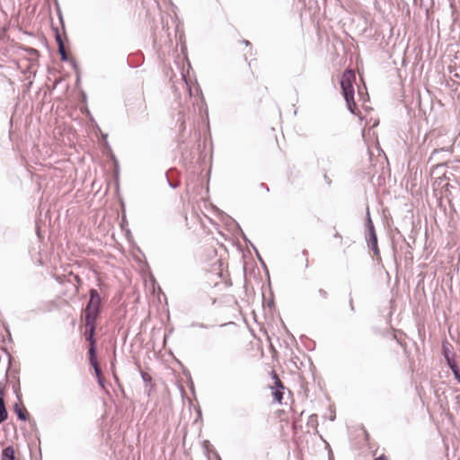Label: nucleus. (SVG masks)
Returning <instances> with one entry per match:
<instances>
[{"label":"nucleus","mask_w":460,"mask_h":460,"mask_svg":"<svg viewBox=\"0 0 460 460\" xmlns=\"http://www.w3.org/2000/svg\"><path fill=\"white\" fill-rule=\"evenodd\" d=\"M89 361L94 369L95 376H96L97 383H98L99 386L102 389H105L107 382L102 375V369H101L100 365L96 359V357L93 358V359L92 358H89Z\"/></svg>","instance_id":"423d86ee"},{"label":"nucleus","mask_w":460,"mask_h":460,"mask_svg":"<svg viewBox=\"0 0 460 460\" xmlns=\"http://www.w3.org/2000/svg\"><path fill=\"white\" fill-rule=\"evenodd\" d=\"M447 150L445 149V148H441L440 150L438 149H434L433 152L431 153L430 155V157L429 159H432L434 157V155H436L437 154H438L439 152H447Z\"/></svg>","instance_id":"a878e982"},{"label":"nucleus","mask_w":460,"mask_h":460,"mask_svg":"<svg viewBox=\"0 0 460 460\" xmlns=\"http://www.w3.org/2000/svg\"><path fill=\"white\" fill-rule=\"evenodd\" d=\"M107 137H108V135H107V134H104V135H103V139H104V141H105V144H104V145H105V146H106L107 148H109V149L111 150V146H110V145H109V143H108V141H107Z\"/></svg>","instance_id":"473e14b6"},{"label":"nucleus","mask_w":460,"mask_h":460,"mask_svg":"<svg viewBox=\"0 0 460 460\" xmlns=\"http://www.w3.org/2000/svg\"><path fill=\"white\" fill-rule=\"evenodd\" d=\"M327 448H328V460H334V456H333L332 450L329 444H327Z\"/></svg>","instance_id":"393cba45"},{"label":"nucleus","mask_w":460,"mask_h":460,"mask_svg":"<svg viewBox=\"0 0 460 460\" xmlns=\"http://www.w3.org/2000/svg\"><path fill=\"white\" fill-rule=\"evenodd\" d=\"M272 378L274 380V386L271 387L272 396L276 402L282 403L285 386L274 371H272Z\"/></svg>","instance_id":"39448f33"},{"label":"nucleus","mask_w":460,"mask_h":460,"mask_svg":"<svg viewBox=\"0 0 460 460\" xmlns=\"http://www.w3.org/2000/svg\"><path fill=\"white\" fill-rule=\"evenodd\" d=\"M13 394H15L16 398H17V402H22V393H21V388H20V382L17 381L16 384H14L13 385Z\"/></svg>","instance_id":"2eb2a0df"},{"label":"nucleus","mask_w":460,"mask_h":460,"mask_svg":"<svg viewBox=\"0 0 460 460\" xmlns=\"http://www.w3.org/2000/svg\"><path fill=\"white\" fill-rule=\"evenodd\" d=\"M8 418V411L5 408V402H0V424Z\"/></svg>","instance_id":"f8f14e48"},{"label":"nucleus","mask_w":460,"mask_h":460,"mask_svg":"<svg viewBox=\"0 0 460 460\" xmlns=\"http://www.w3.org/2000/svg\"><path fill=\"white\" fill-rule=\"evenodd\" d=\"M13 411L17 416V419L22 421L29 420L30 414L26 408L22 405V401L17 402L13 404Z\"/></svg>","instance_id":"6e6552de"},{"label":"nucleus","mask_w":460,"mask_h":460,"mask_svg":"<svg viewBox=\"0 0 460 460\" xmlns=\"http://www.w3.org/2000/svg\"><path fill=\"white\" fill-rule=\"evenodd\" d=\"M333 236L334 238L342 239L341 235L338 232H336Z\"/></svg>","instance_id":"ea45409f"},{"label":"nucleus","mask_w":460,"mask_h":460,"mask_svg":"<svg viewBox=\"0 0 460 460\" xmlns=\"http://www.w3.org/2000/svg\"><path fill=\"white\" fill-rule=\"evenodd\" d=\"M1 460H15V452L12 446H8L2 450Z\"/></svg>","instance_id":"9d476101"},{"label":"nucleus","mask_w":460,"mask_h":460,"mask_svg":"<svg viewBox=\"0 0 460 460\" xmlns=\"http://www.w3.org/2000/svg\"><path fill=\"white\" fill-rule=\"evenodd\" d=\"M75 279H76V281H77L78 283H80V282H81V279H80L78 276H75Z\"/></svg>","instance_id":"79ce46f5"},{"label":"nucleus","mask_w":460,"mask_h":460,"mask_svg":"<svg viewBox=\"0 0 460 460\" xmlns=\"http://www.w3.org/2000/svg\"><path fill=\"white\" fill-rule=\"evenodd\" d=\"M57 13H58V16L59 22L61 23V26H62L63 30H65V22H64L62 12H61V9H60L59 4L58 3H57Z\"/></svg>","instance_id":"6ab92c4d"},{"label":"nucleus","mask_w":460,"mask_h":460,"mask_svg":"<svg viewBox=\"0 0 460 460\" xmlns=\"http://www.w3.org/2000/svg\"><path fill=\"white\" fill-rule=\"evenodd\" d=\"M103 307L102 298L96 288L89 290V300L84 309V317L98 320Z\"/></svg>","instance_id":"f03ea898"},{"label":"nucleus","mask_w":460,"mask_h":460,"mask_svg":"<svg viewBox=\"0 0 460 460\" xmlns=\"http://www.w3.org/2000/svg\"><path fill=\"white\" fill-rule=\"evenodd\" d=\"M190 327H199V328H201V329H209L210 325L206 324V323H202L193 322V323H190Z\"/></svg>","instance_id":"412c9836"},{"label":"nucleus","mask_w":460,"mask_h":460,"mask_svg":"<svg viewBox=\"0 0 460 460\" xmlns=\"http://www.w3.org/2000/svg\"><path fill=\"white\" fill-rule=\"evenodd\" d=\"M238 228H239L240 232H241V235H242V237H243V241H244L245 243H249L251 245H252V244H253V243H252V242H251V241L246 237L245 234H244V233L243 232V230L241 229L240 226H238Z\"/></svg>","instance_id":"5701e85b"},{"label":"nucleus","mask_w":460,"mask_h":460,"mask_svg":"<svg viewBox=\"0 0 460 460\" xmlns=\"http://www.w3.org/2000/svg\"><path fill=\"white\" fill-rule=\"evenodd\" d=\"M405 258H406V259H408V258H409V259L412 260V253H411V250H408V251L405 252Z\"/></svg>","instance_id":"72a5a7b5"},{"label":"nucleus","mask_w":460,"mask_h":460,"mask_svg":"<svg viewBox=\"0 0 460 460\" xmlns=\"http://www.w3.org/2000/svg\"><path fill=\"white\" fill-rule=\"evenodd\" d=\"M196 84H197V86H196L197 94L202 95V92H201L199 85L197 83H196Z\"/></svg>","instance_id":"c9c22d12"},{"label":"nucleus","mask_w":460,"mask_h":460,"mask_svg":"<svg viewBox=\"0 0 460 460\" xmlns=\"http://www.w3.org/2000/svg\"><path fill=\"white\" fill-rule=\"evenodd\" d=\"M356 75L351 69H346L341 78V89L342 92V95L346 102V105L350 113L356 115L357 114V106L354 101L355 90H354V81Z\"/></svg>","instance_id":"f257e3e1"},{"label":"nucleus","mask_w":460,"mask_h":460,"mask_svg":"<svg viewBox=\"0 0 460 460\" xmlns=\"http://www.w3.org/2000/svg\"><path fill=\"white\" fill-rule=\"evenodd\" d=\"M449 51L454 52V59L460 60V44H456L455 46H452Z\"/></svg>","instance_id":"a211bd4d"},{"label":"nucleus","mask_w":460,"mask_h":460,"mask_svg":"<svg viewBox=\"0 0 460 460\" xmlns=\"http://www.w3.org/2000/svg\"><path fill=\"white\" fill-rule=\"evenodd\" d=\"M81 83V72L76 73L75 85L79 86Z\"/></svg>","instance_id":"7c9ffc66"},{"label":"nucleus","mask_w":460,"mask_h":460,"mask_svg":"<svg viewBox=\"0 0 460 460\" xmlns=\"http://www.w3.org/2000/svg\"><path fill=\"white\" fill-rule=\"evenodd\" d=\"M241 42L245 44L246 46H251L252 45L251 42L249 40H243Z\"/></svg>","instance_id":"4c0bfd02"},{"label":"nucleus","mask_w":460,"mask_h":460,"mask_svg":"<svg viewBox=\"0 0 460 460\" xmlns=\"http://www.w3.org/2000/svg\"><path fill=\"white\" fill-rule=\"evenodd\" d=\"M260 187H261V189H264L267 192H269V191H270V188L268 187V185H267V184H265V183H263V182L260 184Z\"/></svg>","instance_id":"f704fd0d"},{"label":"nucleus","mask_w":460,"mask_h":460,"mask_svg":"<svg viewBox=\"0 0 460 460\" xmlns=\"http://www.w3.org/2000/svg\"><path fill=\"white\" fill-rule=\"evenodd\" d=\"M182 76H183V80H184V82H185V84H186V86H187V87H188V89H189L190 95V96H192V95H193V93H192V90H191V87H190V82L185 78V76H184V75H182Z\"/></svg>","instance_id":"cd10ccee"},{"label":"nucleus","mask_w":460,"mask_h":460,"mask_svg":"<svg viewBox=\"0 0 460 460\" xmlns=\"http://www.w3.org/2000/svg\"><path fill=\"white\" fill-rule=\"evenodd\" d=\"M365 226H366L365 238H366L367 247L373 252L374 255L378 256L380 254V251L378 248L377 235H376L374 223H373L371 216H370L369 208H367Z\"/></svg>","instance_id":"7ed1b4c3"},{"label":"nucleus","mask_w":460,"mask_h":460,"mask_svg":"<svg viewBox=\"0 0 460 460\" xmlns=\"http://www.w3.org/2000/svg\"><path fill=\"white\" fill-rule=\"evenodd\" d=\"M324 179H325V181H326V182H327L328 184H331V183H332L331 179H329V177H328L326 174L324 175Z\"/></svg>","instance_id":"58836bf2"},{"label":"nucleus","mask_w":460,"mask_h":460,"mask_svg":"<svg viewBox=\"0 0 460 460\" xmlns=\"http://www.w3.org/2000/svg\"><path fill=\"white\" fill-rule=\"evenodd\" d=\"M447 367L452 371L455 379L460 384V369L456 361H452Z\"/></svg>","instance_id":"9b49d317"},{"label":"nucleus","mask_w":460,"mask_h":460,"mask_svg":"<svg viewBox=\"0 0 460 460\" xmlns=\"http://www.w3.org/2000/svg\"><path fill=\"white\" fill-rule=\"evenodd\" d=\"M404 242H405V244H406L407 248L409 250H411L412 248H411V244L408 242H406L405 240H404Z\"/></svg>","instance_id":"a19ab883"},{"label":"nucleus","mask_w":460,"mask_h":460,"mask_svg":"<svg viewBox=\"0 0 460 460\" xmlns=\"http://www.w3.org/2000/svg\"><path fill=\"white\" fill-rule=\"evenodd\" d=\"M132 117L133 119H137V118L136 116H134L133 114L130 115Z\"/></svg>","instance_id":"37998d69"},{"label":"nucleus","mask_w":460,"mask_h":460,"mask_svg":"<svg viewBox=\"0 0 460 460\" xmlns=\"http://www.w3.org/2000/svg\"><path fill=\"white\" fill-rule=\"evenodd\" d=\"M374 460H386V456L385 455H381L378 457H376Z\"/></svg>","instance_id":"e433bc0d"},{"label":"nucleus","mask_w":460,"mask_h":460,"mask_svg":"<svg viewBox=\"0 0 460 460\" xmlns=\"http://www.w3.org/2000/svg\"><path fill=\"white\" fill-rule=\"evenodd\" d=\"M449 346L450 344L447 341H444L442 344V354L447 362V365L451 364L452 361H456Z\"/></svg>","instance_id":"1a4fd4ad"},{"label":"nucleus","mask_w":460,"mask_h":460,"mask_svg":"<svg viewBox=\"0 0 460 460\" xmlns=\"http://www.w3.org/2000/svg\"><path fill=\"white\" fill-rule=\"evenodd\" d=\"M414 4L419 5L420 7H422L426 5L425 0H413Z\"/></svg>","instance_id":"c756f323"},{"label":"nucleus","mask_w":460,"mask_h":460,"mask_svg":"<svg viewBox=\"0 0 460 460\" xmlns=\"http://www.w3.org/2000/svg\"><path fill=\"white\" fill-rule=\"evenodd\" d=\"M252 249L254 250V252H255V253H256V256H257L258 260L260 261V262H261V266H262L264 269H266V264H265L264 261L262 260V258H261V254H260V252H259L258 249L254 246V244H252Z\"/></svg>","instance_id":"aec40b11"},{"label":"nucleus","mask_w":460,"mask_h":460,"mask_svg":"<svg viewBox=\"0 0 460 460\" xmlns=\"http://www.w3.org/2000/svg\"><path fill=\"white\" fill-rule=\"evenodd\" d=\"M318 293L324 299H326L328 297V293L324 289H323V288H320L318 290Z\"/></svg>","instance_id":"bb28decb"},{"label":"nucleus","mask_w":460,"mask_h":460,"mask_svg":"<svg viewBox=\"0 0 460 460\" xmlns=\"http://www.w3.org/2000/svg\"><path fill=\"white\" fill-rule=\"evenodd\" d=\"M98 320L84 318V339L89 342L88 357L93 358L97 355V342L94 338Z\"/></svg>","instance_id":"20e7f679"},{"label":"nucleus","mask_w":460,"mask_h":460,"mask_svg":"<svg viewBox=\"0 0 460 460\" xmlns=\"http://www.w3.org/2000/svg\"><path fill=\"white\" fill-rule=\"evenodd\" d=\"M68 62L70 63V65L75 74L81 72L80 67L75 59H70Z\"/></svg>","instance_id":"4be33fe9"},{"label":"nucleus","mask_w":460,"mask_h":460,"mask_svg":"<svg viewBox=\"0 0 460 460\" xmlns=\"http://www.w3.org/2000/svg\"><path fill=\"white\" fill-rule=\"evenodd\" d=\"M302 254L305 257V267L307 268L308 267V260H307L308 252L306 250H303Z\"/></svg>","instance_id":"2f4dec72"},{"label":"nucleus","mask_w":460,"mask_h":460,"mask_svg":"<svg viewBox=\"0 0 460 460\" xmlns=\"http://www.w3.org/2000/svg\"><path fill=\"white\" fill-rule=\"evenodd\" d=\"M58 54L60 56L61 61L68 62L70 60L68 56H67V54H66L65 47H61L60 46V48L58 49Z\"/></svg>","instance_id":"f3484780"},{"label":"nucleus","mask_w":460,"mask_h":460,"mask_svg":"<svg viewBox=\"0 0 460 460\" xmlns=\"http://www.w3.org/2000/svg\"><path fill=\"white\" fill-rule=\"evenodd\" d=\"M80 95H81V98H82V102L86 103L87 102V94H86V93L84 90H82L80 92Z\"/></svg>","instance_id":"c85d7f7f"},{"label":"nucleus","mask_w":460,"mask_h":460,"mask_svg":"<svg viewBox=\"0 0 460 460\" xmlns=\"http://www.w3.org/2000/svg\"><path fill=\"white\" fill-rule=\"evenodd\" d=\"M113 158L115 160V163L118 164V160L115 158V156L113 155Z\"/></svg>","instance_id":"c03bdc74"},{"label":"nucleus","mask_w":460,"mask_h":460,"mask_svg":"<svg viewBox=\"0 0 460 460\" xmlns=\"http://www.w3.org/2000/svg\"><path fill=\"white\" fill-rule=\"evenodd\" d=\"M165 176H166V179H167V182H168V185L172 188V189H176L179 187L180 185V182L178 180H172L171 177H170V172H167L165 173Z\"/></svg>","instance_id":"dca6fc26"},{"label":"nucleus","mask_w":460,"mask_h":460,"mask_svg":"<svg viewBox=\"0 0 460 460\" xmlns=\"http://www.w3.org/2000/svg\"><path fill=\"white\" fill-rule=\"evenodd\" d=\"M139 119H146L147 118L146 105L144 102H140L137 108Z\"/></svg>","instance_id":"ddd939ff"},{"label":"nucleus","mask_w":460,"mask_h":460,"mask_svg":"<svg viewBox=\"0 0 460 460\" xmlns=\"http://www.w3.org/2000/svg\"><path fill=\"white\" fill-rule=\"evenodd\" d=\"M140 376L146 386L145 394L149 398L151 396L152 391L155 387V384L153 380V377L148 373L140 370Z\"/></svg>","instance_id":"0eeeda50"},{"label":"nucleus","mask_w":460,"mask_h":460,"mask_svg":"<svg viewBox=\"0 0 460 460\" xmlns=\"http://www.w3.org/2000/svg\"><path fill=\"white\" fill-rule=\"evenodd\" d=\"M349 304L350 310L352 312H355V307H354L353 298H352L351 293L349 294Z\"/></svg>","instance_id":"b1692460"},{"label":"nucleus","mask_w":460,"mask_h":460,"mask_svg":"<svg viewBox=\"0 0 460 460\" xmlns=\"http://www.w3.org/2000/svg\"><path fill=\"white\" fill-rule=\"evenodd\" d=\"M54 32H55V40L57 42V45H58V49L61 47H65V43H64V40L61 37V34L58 31V28H54Z\"/></svg>","instance_id":"4468645a"}]
</instances>
